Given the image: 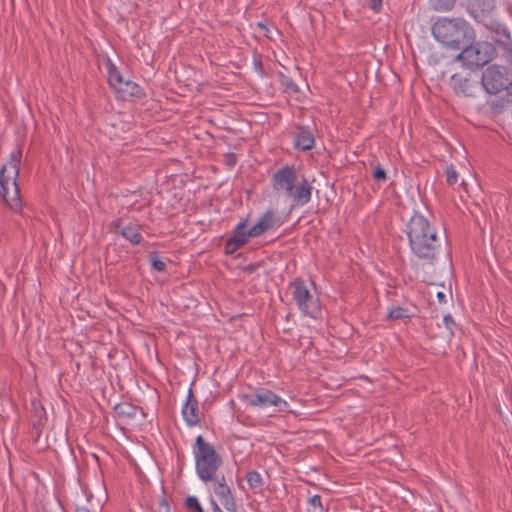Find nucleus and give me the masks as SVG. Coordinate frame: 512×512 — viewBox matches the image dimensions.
<instances>
[{
  "mask_svg": "<svg viewBox=\"0 0 512 512\" xmlns=\"http://www.w3.org/2000/svg\"><path fill=\"white\" fill-rule=\"evenodd\" d=\"M430 2L436 10H449L455 4V0H430Z\"/></svg>",
  "mask_w": 512,
  "mask_h": 512,
  "instance_id": "nucleus-28",
  "label": "nucleus"
},
{
  "mask_svg": "<svg viewBox=\"0 0 512 512\" xmlns=\"http://www.w3.org/2000/svg\"><path fill=\"white\" fill-rule=\"evenodd\" d=\"M182 415L188 426L193 427L199 424L198 400L194 396L192 389H189L187 400L182 408Z\"/></svg>",
  "mask_w": 512,
  "mask_h": 512,
  "instance_id": "nucleus-12",
  "label": "nucleus"
},
{
  "mask_svg": "<svg viewBox=\"0 0 512 512\" xmlns=\"http://www.w3.org/2000/svg\"><path fill=\"white\" fill-rule=\"evenodd\" d=\"M451 86L457 95L471 97L477 87L476 83L471 82L468 78L459 74H454L450 80Z\"/></svg>",
  "mask_w": 512,
  "mask_h": 512,
  "instance_id": "nucleus-13",
  "label": "nucleus"
},
{
  "mask_svg": "<svg viewBox=\"0 0 512 512\" xmlns=\"http://www.w3.org/2000/svg\"><path fill=\"white\" fill-rule=\"evenodd\" d=\"M494 48L487 42L469 43L461 48L456 60L469 69H477L487 64L493 57Z\"/></svg>",
  "mask_w": 512,
  "mask_h": 512,
  "instance_id": "nucleus-5",
  "label": "nucleus"
},
{
  "mask_svg": "<svg viewBox=\"0 0 512 512\" xmlns=\"http://www.w3.org/2000/svg\"><path fill=\"white\" fill-rule=\"evenodd\" d=\"M124 226H122V223H121V220L120 219H117V220H114L111 222L110 224V228L115 232V233H119L120 234V230L121 228H123Z\"/></svg>",
  "mask_w": 512,
  "mask_h": 512,
  "instance_id": "nucleus-35",
  "label": "nucleus"
},
{
  "mask_svg": "<svg viewBox=\"0 0 512 512\" xmlns=\"http://www.w3.org/2000/svg\"><path fill=\"white\" fill-rule=\"evenodd\" d=\"M226 164L230 167L234 166L236 164V156L235 154H228L226 155Z\"/></svg>",
  "mask_w": 512,
  "mask_h": 512,
  "instance_id": "nucleus-37",
  "label": "nucleus"
},
{
  "mask_svg": "<svg viewBox=\"0 0 512 512\" xmlns=\"http://www.w3.org/2000/svg\"><path fill=\"white\" fill-rule=\"evenodd\" d=\"M117 92L122 94L121 97L123 99H125L127 96L141 97L143 94L141 87L130 80L124 81V83L119 87Z\"/></svg>",
  "mask_w": 512,
  "mask_h": 512,
  "instance_id": "nucleus-18",
  "label": "nucleus"
},
{
  "mask_svg": "<svg viewBox=\"0 0 512 512\" xmlns=\"http://www.w3.org/2000/svg\"><path fill=\"white\" fill-rule=\"evenodd\" d=\"M313 186L305 178L302 177L300 181H297L295 188L292 189L291 194L287 197L292 198L294 205L304 206L310 202L312 196Z\"/></svg>",
  "mask_w": 512,
  "mask_h": 512,
  "instance_id": "nucleus-11",
  "label": "nucleus"
},
{
  "mask_svg": "<svg viewBox=\"0 0 512 512\" xmlns=\"http://www.w3.org/2000/svg\"><path fill=\"white\" fill-rule=\"evenodd\" d=\"M246 480L249 488L253 490L261 488L264 484L261 475L255 470L246 474Z\"/></svg>",
  "mask_w": 512,
  "mask_h": 512,
  "instance_id": "nucleus-22",
  "label": "nucleus"
},
{
  "mask_svg": "<svg viewBox=\"0 0 512 512\" xmlns=\"http://www.w3.org/2000/svg\"><path fill=\"white\" fill-rule=\"evenodd\" d=\"M443 322H444L445 327L449 330L450 334L453 335L454 334L453 329L457 326L453 317L450 314L445 315L443 318Z\"/></svg>",
  "mask_w": 512,
  "mask_h": 512,
  "instance_id": "nucleus-32",
  "label": "nucleus"
},
{
  "mask_svg": "<svg viewBox=\"0 0 512 512\" xmlns=\"http://www.w3.org/2000/svg\"><path fill=\"white\" fill-rule=\"evenodd\" d=\"M471 7L474 11L487 13L493 10L494 4L492 0H472Z\"/></svg>",
  "mask_w": 512,
  "mask_h": 512,
  "instance_id": "nucleus-23",
  "label": "nucleus"
},
{
  "mask_svg": "<svg viewBox=\"0 0 512 512\" xmlns=\"http://www.w3.org/2000/svg\"><path fill=\"white\" fill-rule=\"evenodd\" d=\"M78 512H90V511H89V510H87V509H83V510H80V511H78Z\"/></svg>",
  "mask_w": 512,
  "mask_h": 512,
  "instance_id": "nucleus-42",
  "label": "nucleus"
},
{
  "mask_svg": "<svg viewBox=\"0 0 512 512\" xmlns=\"http://www.w3.org/2000/svg\"><path fill=\"white\" fill-rule=\"evenodd\" d=\"M436 296H437V298H438L440 303H445L446 302V295H445L444 292L440 291V292L437 293Z\"/></svg>",
  "mask_w": 512,
  "mask_h": 512,
  "instance_id": "nucleus-38",
  "label": "nucleus"
},
{
  "mask_svg": "<svg viewBox=\"0 0 512 512\" xmlns=\"http://www.w3.org/2000/svg\"><path fill=\"white\" fill-rule=\"evenodd\" d=\"M139 230L140 228L138 225L130 224L121 228L120 235L131 244L138 245L143 240Z\"/></svg>",
  "mask_w": 512,
  "mask_h": 512,
  "instance_id": "nucleus-16",
  "label": "nucleus"
},
{
  "mask_svg": "<svg viewBox=\"0 0 512 512\" xmlns=\"http://www.w3.org/2000/svg\"><path fill=\"white\" fill-rule=\"evenodd\" d=\"M35 410V416L38 417V425H41L42 416L45 414V410L42 406L37 405L36 403H32Z\"/></svg>",
  "mask_w": 512,
  "mask_h": 512,
  "instance_id": "nucleus-34",
  "label": "nucleus"
},
{
  "mask_svg": "<svg viewBox=\"0 0 512 512\" xmlns=\"http://www.w3.org/2000/svg\"><path fill=\"white\" fill-rule=\"evenodd\" d=\"M458 181V173L453 165L446 168V182L448 185H454Z\"/></svg>",
  "mask_w": 512,
  "mask_h": 512,
  "instance_id": "nucleus-30",
  "label": "nucleus"
},
{
  "mask_svg": "<svg viewBox=\"0 0 512 512\" xmlns=\"http://www.w3.org/2000/svg\"><path fill=\"white\" fill-rule=\"evenodd\" d=\"M481 84L489 94L496 95L505 90L512 95V71L505 66L490 65L482 74Z\"/></svg>",
  "mask_w": 512,
  "mask_h": 512,
  "instance_id": "nucleus-4",
  "label": "nucleus"
},
{
  "mask_svg": "<svg viewBox=\"0 0 512 512\" xmlns=\"http://www.w3.org/2000/svg\"><path fill=\"white\" fill-rule=\"evenodd\" d=\"M149 260L154 270L158 272H164L166 270V263L158 258L156 252L149 254Z\"/></svg>",
  "mask_w": 512,
  "mask_h": 512,
  "instance_id": "nucleus-27",
  "label": "nucleus"
},
{
  "mask_svg": "<svg viewBox=\"0 0 512 512\" xmlns=\"http://www.w3.org/2000/svg\"><path fill=\"white\" fill-rule=\"evenodd\" d=\"M241 399L247 406L259 408L274 406L279 412H286L289 407V404L284 399L266 388H259L250 393L243 394Z\"/></svg>",
  "mask_w": 512,
  "mask_h": 512,
  "instance_id": "nucleus-6",
  "label": "nucleus"
},
{
  "mask_svg": "<svg viewBox=\"0 0 512 512\" xmlns=\"http://www.w3.org/2000/svg\"><path fill=\"white\" fill-rule=\"evenodd\" d=\"M410 316L411 314L409 313L408 309L403 307H394L389 311L387 318L390 320H398L409 318Z\"/></svg>",
  "mask_w": 512,
  "mask_h": 512,
  "instance_id": "nucleus-24",
  "label": "nucleus"
},
{
  "mask_svg": "<svg viewBox=\"0 0 512 512\" xmlns=\"http://www.w3.org/2000/svg\"><path fill=\"white\" fill-rule=\"evenodd\" d=\"M431 30L435 39L450 49H461L474 39L473 29L460 18H440Z\"/></svg>",
  "mask_w": 512,
  "mask_h": 512,
  "instance_id": "nucleus-2",
  "label": "nucleus"
},
{
  "mask_svg": "<svg viewBox=\"0 0 512 512\" xmlns=\"http://www.w3.org/2000/svg\"><path fill=\"white\" fill-rule=\"evenodd\" d=\"M372 177L377 182L386 181V179H387L386 171L383 169V167L381 165L377 164L373 168Z\"/></svg>",
  "mask_w": 512,
  "mask_h": 512,
  "instance_id": "nucleus-29",
  "label": "nucleus"
},
{
  "mask_svg": "<svg viewBox=\"0 0 512 512\" xmlns=\"http://www.w3.org/2000/svg\"><path fill=\"white\" fill-rule=\"evenodd\" d=\"M212 506L213 512H223L216 502L212 501Z\"/></svg>",
  "mask_w": 512,
  "mask_h": 512,
  "instance_id": "nucleus-40",
  "label": "nucleus"
},
{
  "mask_svg": "<svg viewBox=\"0 0 512 512\" xmlns=\"http://www.w3.org/2000/svg\"><path fill=\"white\" fill-rule=\"evenodd\" d=\"M308 504L313 508H318L320 512L323 510L321 496L313 495L308 499Z\"/></svg>",
  "mask_w": 512,
  "mask_h": 512,
  "instance_id": "nucleus-33",
  "label": "nucleus"
},
{
  "mask_svg": "<svg viewBox=\"0 0 512 512\" xmlns=\"http://www.w3.org/2000/svg\"><path fill=\"white\" fill-rule=\"evenodd\" d=\"M368 6L374 10V11H379L381 6H382V0H369L368 2Z\"/></svg>",
  "mask_w": 512,
  "mask_h": 512,
  "instance_id": "nucleus-36",
  "label": "nucleus"
},
{
  "mask_svg": "<svg viewBox=\"0 0 512 512\" xmlns=\"http://www.w3.org/2000/svg\"><path fill=\"white\" fill-rule=\"evenodd\" d=\"M213 491L215 495L219 498L221 504L228 512H237V505L232 493L231 488L226 482V478L222 475L220 478L216 477L213 480Z\"/></svg>",
  "mask_w": 512,
  "mask_h": 512,
  "instance_id": "nucleus-10",
  "label": "nucleus"
},
{
  "mask_svg": "<svg viewBox=\"0 0 512 512\" xmlns=\"http://www.w3.org/2000/svg\"><path fill=\"white\" fill-rule=\"evenodd\" d=\"M273 224L274 212L272 210H267L256 224L248 230V234H250L251 237H258L270 229Z\"/></svg>",
  "mask_w": 512,
  "mask_h": 512,
  "instance_id": "nucleus-14",
  "label": "nucleus"
},
{
  "mask_svg": "<svg viewBox=\"0 0 512 512\" xmlns=\"http://www.w3.org/2000/svg\"><path fill=\"white\" fill-rule=\"evenodd\" d=\"M290 289L299 310L304 315L316 317L319 312V303L310 293L305 282L301 278H297L290 284Z\"/></svg>",
  "mask_w": 512,
  "mask_h": 512,
  "instance_id": "nucleus-8",
  "label": "nucleus"
},
{
  "mask_svg": "<svg viewBox=\"0 0 512 512\" xmlns=\"http://www.w3.org/2000/svg\"><path fill=\"white\" fill-rule=\"evenodd\" d=\"M279 78L281 85L285 88L286 91L293 93L298 91L297 85L290 77L286 76L283 73H279Z\"/></svg>",
  "mask_w": 512,
  "mask_h": 512,
  "instance_id": "nucleus-25",
  "label": "nucleus"
},
{
  "mask_svg": "<svg viewBox=\"0 0 512 512\" xmlns=\"http://www.w3.org/2000/svg\"><path fill=\"white\" fill-rule=\"evenodd\" d=\"M115 413L122 418H133L136 415V407L130 403H119L114 407Z\"/></svg>",
  "mask_w": 512,
  "mask_h": 512,
  "instance_id": "nucleus-21",
  "label": "nucleus"
},
{
  "mask_svg": "<svg viewBox=\"0 0 512 512\" xmlns=\"http://www.w3.org/2000/svg\"><path fill=\"white\" fill-rule=\"evenodd\" d=\"M212 506L213 512H223L216 502L212 501Z\"/></svg>",
  "mask_w": 512,
  "mask_h": 512,
  "instance_id": "nucleus-41",
  "label": "nucleus"
},
{
  "mask_svg": "<svg viewBox=\"0 0 512 512\" xmlns=\"http://www.w3.org/2000/svg\"><path fill=\"white\" fill-rule=\"evenodd\" d=\"M242 245L238 244V242L231 237L226 241L225 243V253L226 254H233L238 249H240Z\"/></svg>",
  "mask_w": 512,
  "mask_h": 512,
  "instance_id": "nucleus-31",
  "label": "nucleus"
},
{
  "mask_svg": "<svg viewBox=\"0 0 512 512\" xmlns=\"http://www.w3.org/2000/svg\"><path fill=\"white\" fill-rule=\"evenodd\" d=\"M6 172L7 166L3 165L0 170V193L6 205L12 211L19 213L22 211V200L17 178H14L13 175H6Z\"/></svg>",
  "mask_w": 512,
  "mask_h": 512,
  "instance_id": "nucleus-7",
  "label": "nucleus"
},
{
  "mask_svg": "<svg viewBox=\"0 0 512 512\" xmlns=\"http://www.w3.org/2000/svg\"><path fill=\"white\" fill-rule=\"evenodd\" d=\"M315 139L312 132L304 127H299L295 136V146L298 149L307 151L313 148Z\"/></svg>",
  "mask_w": 512,
  "mask_h": 512,
  "instance_id": "nucleus-15",
  "label": "nucleus"
},
{
  "mask_svg": "<svg viewBox=\"0 0 512 512\" xmlns=\"http://www.w3.org/2000/svg\"><path fill=\"white\" fill-rule=\"evenodd\" d=\"M298 181L297 171L294 166H284L272 176V187L275 191H283L286 196L291 194Z\"/></svg>",
  "mask_w": 512,
  "mask_h": 512,
  "instance_id": "nucleus-9",
  "label": "nucleus"
},
{
  "mask_svg": "<svg viewBox=\"0 0 512 512\" xmlns=\"http://www.w3.org/2000/svg\"><path fill=\"white\" fill-rule=\"evenodd\" d=\"M185 507L191 512H205L195 496H188L185 499Z\"/></svg>",
  "mask_w": 512,
  "mask_h": 512,
  "instance_id": "nucleus-26",
  "label": "nucleus"
},
{
  "mask_svg": "<svg viewBox=\"0 0 512 512\" xmlns=\"http://www.w3.org/2000/svg\"><path fill=\"white\" fill-rule=\"evenodd\" d=\"M406 233L412 253L425 263L433 264L441 246L436 228L416 213L408 222Z\"/></svg>",
  "mask_w": 512,
  "mask_h": 512,
  "instance_id": "nucleus-1",
  "label": "nucleus"
},
{
  "mask_svg": "<svg viewBox=\"0 0 512 512\" xmlns=\"http://www.w3.org/2000/svg\"><path fill=\"white\" fill-rule=\"evenodd\" d=\"M161 507L164 509L165 512H170V507L165 500L161 501Z\"/></svg>",
  "mask_w": 512,
  "mask_h": 512,
  "instance_id": "nucleus-39",
  "label": "nucleus"
},
{
  "mask_svg": "<svg viewBox=\"0 0 512 512\" xmlns=\"http://www.w3.org/2000/svg\"><path fill=\"white\" fill-rule=\"evenodd\" d=\"M107 69H108V82L112 88L118 90L119 87L124 83L123 77L117 67L111 62V60L107 61Z\"/></svg>",
  "mask_w": 512,
  "mask_h": 512,
  "instance_id": "nucleus-19",
  "label": "nucleus"
},
{
  "mask_svg": "<svg viewBox=\"0 0 512 512\" xmlns=\"http://www.w3.org/2000/svg\"><path fill=\"white\" fill-rule=\"evenodd\" d=\"M195 469L197 476L204 483L212 482L217 477V472L223 463V459L215 447L207 442L202 435H198L193 445Z\"/></svg>",
  "mask_w": 512,
  "mask_h": 512,
  "instance_id": "nucleus-3",
  "label": "nucleus"
},
{
  "mask_svg": "<svg viewBox=\"0 0 512 512\" xmlns=\"http://www.w3.org/2000/svg\"><path fill=\"white\" fill-rule=\"evenodd\" d=\"M248 237L251 236L250 234H248L247 222L246 220H244L238 223V225L235 227V229L232 232L231 238L236 240L238 244L244 246L248 242Z\"/></svg>",
  "mask_w": 512,
  "mask_h": 512,
  "instance_id": "nucleus-20",
  "label": "nucleus"
},
{
  "mask_svg": "<svg viewBox=\"0 0 512 512\" xmlns=\"http://www.w3.org/2000/svg\"><path fill=\"white\" fill-rule=\"evenodd\" d=\"M22 159V150L18 148L17 150L11 152L6 175H13L14 178H18L20 171V163Z\"/></svg>",
  "mask_w": 512,
  "mask_h": 512,
  "instance_id": "nucleus-17",
  "label": "nucleus"
}]
</instances>
